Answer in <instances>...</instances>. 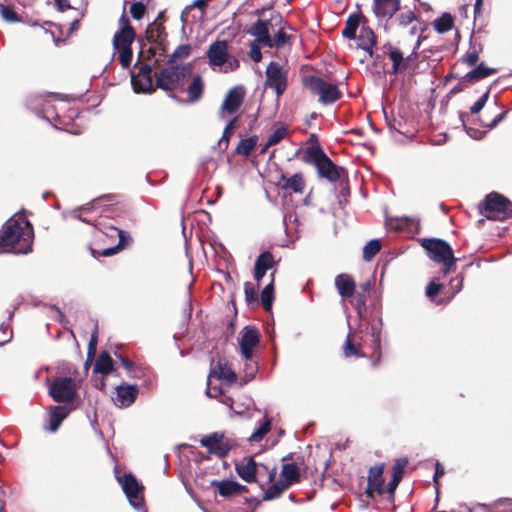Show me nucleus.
Instances as JSON below:
<instances>
[{"label": "nucleus", "instance_id": "nucleus-57", "mask_svg": "<svg viewBox=\"0 0 512 512\" xmlns=\"http://www.w3.org/2000/svg\"><path fill=\"white\" fill-rule=\"evenodd\" d=\"M490 91L487 90L471 107L470 112L471 114H477L479 113L483 107L485 106L486 102L489 99Z\"/></svg>", "mask_w": 512, "mask_h": 512}, {"label": "nucleus", "instance_id": "nucleus-1", "mask_svg": "<svg viewBox=\"0 0 512 512\" xmlns=\"http://www.w3.org/2000/svg\"><path fill=\"white\" fill-rule=\"evenodd\" d=\"M92 232L89 250L94 258L109 257L125 249L132 241L131 236L113 225L96 222Z\"/></svg>", "mask_w": 512, "mask_h": 512}, {"label": "nucleus", "instance_id": "nucleus-56", "mask_svg": "<svg viewBox=\"0 0 512 512\" xmlns=\"http://www.w3.org/2000/svg\"><path fill=\"white\" fill-rule=\"evenodd\" d=\"M355 300V308L359 315L362 314V312L366 309V301L368 298V294L362 293V292H356L353 295Z\"/></svg>", "mask_w": 512, "mask_h": 512}, {"label": "nucleus", "instance_id": "nucleus-7", "mask_svg": "<svg viewBox=\"0 0 512 512\" xmlns=\"http://www.w3.org/2000/svg\"><path fill=\"white\" fill-rule=\"evenodd\" d=\"M301 83L313 95H318L319 102L324 105L335 103L342 97V92L336 84L328 83L321 77L306 75L302 77Z\"/></svg>", "mask_w": 512, "mask_h": 512}, {"label": "nucleus", "instance_id": "nucleus-59", "mask_svg": "<svg viewBox=\"0 0 512 512\" xmlns=\"http://www.w3.org/2000/svg\"><path fill=\"white\" fill-rule=\"evenodd\" d=\"M97 340H98V332H97V330H95L94 333L91 335V338L88 343V349H87L88 360H92L96 354Z\"/></svg>", "mask_w": 512, "mask_h": 512}, {"label": "nucleus", "instance_id": "nucleus-2", "mask_svg": "<svg viewBox=\"0 0 512 512\" xmlns=\"http://www.w3.org/2000/svg\"><path fill=\"white\" fill-rule=\"evenodd\" d=\"M33 228L14 218L7 220L0 230V253L27 254L32 251Z\"/></svg>", "mask_w": 512, "mask_h": 512}, {"label": "nucleus", "instance_id": "nucleus-29", "mask_svg": "<svg viewBox=\"0 0 512 512\" xmlns=\"http://www.w3.org/2000/svg\"><path fill=\"white\" fill-rule=\"evenodd\" d=\"M335 287L342 298H351L355 294L356 283L349 274L342 273L335 277Z\"/></svg>", "mask_w": 512, "mask_h": 512}, {"label": "nucleus", "instance_id": "nucleus-52", "mask_svg": "<svg viewBox=\"0 0 512 512\" xmlns=\"http://www.w3.org/2000/svg\"><path fill=\"white\" fill-rule=\"evenodd\" d=\"M245 301L248 305L258 304V294L253 283H244Z\"/></svg>", "mask_w": 512, "mask_h": 512}, {"label": "nucleus", "instance_id": "nucleus-51", "mask_svg": "<svg viewBox=\"0 0 512 512\" xmlns=\"http://www.w3.org/2000/svg\"><path fill=\"white\" fill-rule=\"evenodd\" d=\"M244 373L245 377L248 381L255 378V375L258 371V361L255 359L254 355L249 359H244Z\"/></svg>", "mask_w": 512, "mask_h": 512}, {"label": "nucleus", "instance_id": "nucleus-9", "mask_svg": "<svg viewBox=\"0 0 512 512\" xmlns=\"http://www.w3.org/2000/svg\"><path fill=\"white\" fill-rule=\"evenodd\" d=\"M199 442L201 446L207 448L208 454L214 455L219 459L227 457L234 447L232 441L223 432H213L205 435Z\"/></svg>", "mask_w": 512, "mask_h": 512}, {"label": "nucleus", "instance_id": "nucleus-62", "mask_svg": "<svg viewBox=\"0 0 512 512\" xmlns=\"http://www.w3.org/2000/svg\"><path fill=\"white\" fill-rule=\"evenodd\" d=\"M444 474H445L444 467L442 466V464L440 462L437 461L435 464V473L433 476V483H434V486H435V489L437 492H438L439 486H440L439 478L442 477Z\"/></svg>", "mask_w": 512, "mask_h": 512}, {"label": "nucleus", "instance_id": "nucleus-27", "mask_svg": "<svg viewBox=\"0 0 512 512\" xmlns=\"http://www.w3.org/2000/svg\"><path fill=\"white\" fill-rule=\"evenodd\" d=\"M407 465L408 459L404 457L396 459L392 466V479L387 486V492L392 499L394 498L395 491L403 478Z\"/></svg>", "mask_w": 512, "mask_h": 512}, {"label": "nucleus", "instance_id": "nucleus-13", "mask_svg": "<svg viewBox=\"0 0 512 512\" xmlns=\"http://www.w3.org/2000/svg\"><path fill=\"white\" fill-rule=\"evenodd\" d=\"M117 480L121 484L123 492L131 505L138 509L141 508L144 503L141 494L143 487L139 484L136 477L132 473H125L122 476H117Z\"/></svg>", "mask_w": 512, "mask_h": 512}, {"label": "nucleus", "instance_id": "nucleus-46", "mask_svg": "<svg viewBox=\"0 0 512 512\" xmlns=\"http://www.w3.org/2000/svg\"><path fill=\"white\" fill-rule=\"evenodd\" d=\"M417 16L413 10H407L396 15L394 22L398 27L405 28L409 26Z\"/></svg>", "mask_w": 512, "mask_h": 512}, {"label": "nucleus", "instance_id": "nucleus-31", "mask_svg": "<svg viewBox=\"0 0 512 512\" xmlns=\"http://www.w3.org/2000/svg\"><path fill=\"white\" fill-rule=\"evenodd\" d=\"M357 39L358 46L366 51L370 57H373V48L377 43V37L374 31L367 24L361 26Z\"/></svg>", "mask_w": 512, "mask_h": 512}, {"label": "nucleus", "instance_id": "nucleus-63", "mask_svg": "<svg viewBox=\"0 0 512 512\" xmlns=\"http://www.w3.org/2000/svg\"><path fill=\"white\" fill-rule=\"evenodd\" d=\"M249 55L254 62L258 63L261 61L262 53L256 41L251 44Z\"/></svg>", "mask_w": 512, "mask_h": 512}, {"label": "nucleus", "instance_id": "nucleus-20", "mask_svg": "<svg viewBox=\"0 0 512 512\" xmlns=\"http://www.w3.org/2000/svg\"><path fill=\"white\" fill-rule=\"evenodd\" d=\"M138 393L136 385L122 383L116 387L115 396L112 400L119 408L129 407L136 401Z\"/></svg>", "mask_w": 512, "mask_h": 512}, {"label": "nucleus", "instance_id": "nucleus-12", "mask_svg": "<svg viewBox=\"0 0 512 512\" xmlns=\"http://www.w3.org/2000/svg\"><path fill=\"white\" fill-rule=\"evenodd\" d=\"M497 73V69L488 67L484 62L471 69L465 75L459 78L458 83L450 90V94L455 95L462 92L470 84L479 82L491 75Z\"/></svg>", "mask_w": 512, "mask_h": 512}, {"label": "nucleus", "instance_id": "nucleus-18", "mask_svg": "<svg viewBox=\"0 0 512 512\" xmlns=\"http://www.w3.org/2000/svg\"><path fill=\"white\" fill-rule=\"evenodd\" d=\"M146 38L151 44L157 45L160 50V56H164L167 51V33L162 22L153 21L147 26Z\"/></svg>", "mask_w": 512, "mask_h": 512}, {"label": "nucleus", "instance_id": "nucleus-14", "mask_svg": "<svg viewBox=\"0 0 512 512\" xmlns=\"http://www.w3.org/2000/svg\"><path fill=\"white\" fill-rule=\"evenodd\" d=\"M384 469V463H378L369 468L367 475V487L365 489V495L367 498L374 499L375 492L379 495H383L387 492L383 477Z\"/></svg>", "mask_w": 512, "mask_h": 512}, {"label": "nucleus", "instance_id": "nucleus-37", "mask_svg": "<svg viewBox=\"0 0 512 512\" xmlns=\"http://www.w3.org/2000/svg\"><path fill=\"white\" fill-rule=\"evenodd\" d=\"M204 93V82L200 75H196L187 89L188 101L191 103L199 101Z\"/></svg>", "mask_w": 512, "mask_h": 512}, {"label": "nucleus", "instance_id": "nucleus-34", "mask_svg": "<svg viewBox=\"0 0 512 512\" xmlns=\"http://www.w3.org/2000/svg\"><path fill=\"white\" fill-rule=\"evenodd\" d=\"M483 50L481 43H471L469 49L466 51L464 56L461 58V63L466 65L468 68H476L480 63V53Z\"/></svg>", "mask_w": 512, "mask_h": 512}, {"label": "nucleus", "instance_id": "nucleus-36", "mask_svg": "<svg viewBox=\"0 0 512 512\" xmlns=\"http://www.w3.org/2000/svg\"><path fill=\"white\" fill-rule=\"evenodd\" d=\"M68 416V411L64 406H54L49 412V430L55 432L58 430L62 421Z\"/></svg>", "mask_w": 512, "mask_h": 512}, {"label": "nucleus", "instance_id": "nucleus-49", "mask_svg": "<svg viewBox=\"0 0 512 512\" xmlns=\"http://www.w3.org/2000/svg\"><path fill=\"white\" fill-rule=\"evenodd\" d=\"M271 429V419L266 418L265 421L254 431L248 438L251 442L261 441Z\"/></svg>", "mask_w": 512, "mask_h": 512}, {"label": "nucleus", "instance_id": "nucleus-58", "mask_svg": "<svg viewBox=\"0 0 512 512\" xmlns=\"http://www.w3.org/2000/svg\"><path fill=\"white\" fill-rule=\"evenodd\" d=\"M289 38L290 36L284 31L283 28H281L275 35L274 39H272L273 47H283Z\"/></svg>", "mask_w": 512, "mask_h": 512}, {"label": "nucleus", "instance_id": "nucleus-32", "mask_svg": "<svg viewBox=\"0 0 512 512\" xmlns=\"http://www.w3.org/2000/svg\"><path fill=\"white\" fill-rule=\"evenodd\" d=\"M135 37L136 33L134 28H121L113 37L114 49L131 47Z\"/></svg>", "mask_w": 512, "mask_h": 512}, {"label": "nucleus", "instance_id": "nucleus-48", "mask_svg": "<svg viewBox=\"0 0 512 512\" xmlns=\"http://www.w3.org/2000/svg\"><path fill=\"white\" fill-rule=\"evenodd\" d=\"M344 354L346 357L350 356H358L363 357L364 354L361 353V346L359 344L353 343L352 335H348L344 344Z\"/></svg>", "mask_w": 512, "mask_h": 512}, {"label": "nucleus", "instance_id": "nucleus-8", "mask_svg": "<svg viewBox=\"0 0 512 512\" xmlns=\"http://www.w3.org/2000/svg\"><path fill=\"white\" fill-rule=\"evenodd\" d=\"M185 78V67L168 64L155 73V86L169 93V96L176 99L174 91L182 85Z\"/></svg>", "mask_w": 512, "mask_h": 512}, {"label": "nucleus", "instance_id": "nucleus-35", "mask_svg": "<svg viewBox=\"0 0 512 512\" xmlns=\"http://www.w3.org/2000/svg\"><path fill=\"white\" fill-rule=\"evenodd\" d=\"M113 366L114 361L111 358L110 354L106 351H103L99 354L98 358L95 361L93 372L108 375L113 371Z\"/></svg>", "mask_w": 512, "mask_h": 512}, {"label": "nucleus", "instance_id": "nucleus-47", "mask_svg": "<svg viewBox=\"0 0 512 512\" xmlns=\"http://www.w3.org/2000/svg\"><path fill=\"white\" fill-rule=\"evenodd\" d=\"M191 47L189 44L179 45L174 52L169 56L167 64L175 65L174 63L179 59H185L189 56Z\"/></svg>", "mask_w": 512, "mask_h": 512}, {"label": "nucleus", "instance_id": "nucleus-44", "mask_svg": "<svg viewBox=\"0 0 512 512\" xmlns=\"http://www.w3.org/2000/svg\"><path fill=\"white\" fill-rule=\"evenodd\" d=\"M381 241L378 239L370 240L363 248V259L371 261L381 250Z\"/></svg>", "mask_w": 512, "mask_h": 512}, {"label": "nucleus", "instance_id": "nucleus-21", "mask_svg": "<svg viewBox=\"0 0 512 512\" xmlns=\"http://www.w3.org/2000/svg\"><path fill=\"white\" fill-rule=\"evenodd\" d=\"M401 8V0H373V13L379 20H390Z\"/></svg>", "mask_w": 512, "mask_h": 512}, {"label": "nucleus", "instance_id": "nucleus-5", "mask_svg": "<svg viewBox=\"0 0 512 512\" xmlns=\"http://www.w3.org/2000/svg\"><path fill=\"white\" fill-rule=\"evenodd\" d=\"M478 209L488 220L505 221L512 217V202L498 192L487 194L479 203Z\"/></svg>", "mask_w": 512, "mask_h": 512}, {"label": "nucleus", "instance_id": "nucleus-38", "mask_svg": "<svg viewBox=\"0 0 512 512\" xmlns=\"http://www.w3.org/2000/svg\"><path fill=\"white\" fill-rule=\"evenodd\" d=\"M432 25L439 34H445L453 28L454 18L450 13L445 12L440 17L436 18L432 22Z\"/></svg>", "mask_w": 512, "mask_h": 512}, {"label": "nucleus", "instance_id": "nucleus-30", "mask_svg": "<svg viewBox=\"0 0 512 512\" xmlns=\"http://www.w3.org/2000/svg\"><path fill=\"white\" fill-rule=\"evenodd\" d=\"M235 470L239 477L247 483L256 481L257 463L252 457L235 464Z\"/></svg>", "mask_w": 512, "mask_h": 512}, {"label": "nucleus", "instance_id": "nucleus-10", "mask_svg": "<svg viewBox=\"0 0 512 512\" xmlns=\"http://www.w3.org/2000/svg\"><path fill=\"white\" fill-rule=\"evenodd\" d=\"M49 395L58 403L72 402L77 396V385L70 377H56L49 387Z\"/></svg>", "mask_w": 512, "mask_h": 512}, {"label": "nucleus", "instance_id": "nucleus-39", "mask_svg": "<svg viewBox=\"0 0 512 512\" xmlns=\"http://www.w3.org/2000/svg\"><path fill=\"white\" fill-rule=\"evenodd\" d=\"M280 475L292 484L299 483L301 480V473L297 463H284Z\"/></svg>", "mask_w": 512, "mask_h": 512}, {"label": "nucleus", "instance_id": "nucleus-43", "mask_svg": "<svg viewBox=\"0 0 512 512\" xmlns=\"http://www.w3.org/2000/svg\"><path fill=\"white\" fill-rule=\"evenodd\" d=\"M237 125H238V117L237 116L232 118L227 123V125L225 126V128L223 130L222 137L220 138V140L218 142V145L220 148L226 149L228 147L229 139L232 136L234 129L237 127Z\"/></svg>", "mask_w": 512, "mask_h": 512}, {"label": "nucleus", "instance_id": "nucleus-53", "mask_svg": "<svg viewBox=\"0 0 512 512\" xmlns=\"http://www.w3.org/2000/svg\"><path fill=\"white\" fill-rule=\"evenodd\" d=\"M117 50L119 52L118 59L120 61L121 66L124 69L129 68V66L131 65V62H132V57H133L132 48L131 47L120 48Z\"/></svg>", "mask_w": 512, "mask_h": 512}, {"label": "nucleus", "instance_id": "nucleus-64", "mask_svg": "<svg viewBox=\"0 0 512 512\" xmlns=\"http://www.w3.org/2000/svg\"><path fill=\"white\" fill-rule=\"evenodd\" d=\"M280 495H281V493H280V491L278 489V486H276L275 484H272L265 491L263 499L264 500H273V499H276V498L280 497Z\"/></svg>", "mask_w": 512, "mask_h": 512}, {"label": "nucleus", "instance_id": "nucleus-45", "mask_svg": "<svg viewBox=\"0 0 512 512\" xmlns=\"http://www.w3.org/2000/svg\"><path fill=\"white\" fill-rule=\"evenodd\" d=\"M0 15L8 23H18L22 21L20 15L11 5H4L0 3Z\"/></svg>", "mask_w": 512, "mask_h": 512}, {"label": "nucleus", "instance_id": "nucleus-6", "mask_svg": "<svg viewBox=\"0 0 512 512\" xmlns=\"http://www.w3.org/2000/svg\"><path fill=\"white\" fill-rule=\"evenodd\" d=\"M422 247L427 251L431 260L438 264H442V272L444 275L456 269V258L449 243L442 239H424Z\"/></svg>", "mask_w": 512, "mask_h": 512}, {"label": "nucleus", "instance_id": "nucleus-4", "mask_svg": "<svg viewBox=\"0 0 512 512\" xmlns=\"http://www.w3.org/2000/svg\"><path fill=\"white\" fill-rule=\"evenodd\" d=\"M424 39L425 36L420 34L411 53L407 56H404L403 51L399 47L390 43L386 44L384 46L385 54L392 63L388 73L390 75H398L414 69L419 57L418 49Z\"/></svg>", "mask_w": 512, "mask_h": 512}, {"label": "nucleus", "instance_id": "nucleus-24", "mask_svg": "<svg viewBox=\"0 0 512 512\" xmlns=\"http://www.w3.org/2000/svg\"><path fill=\"white\" fill-rule=\"evenodd\" d=\"M271 23L269 20H257L249 29L248 33L254 36L255 41L264 46L273 47L272 39L269 34V27Z\"/></svg>", "mask_w": 512, "mask_h": 512}, {"label": "nucleus", "instance_id": "nucleus-54", "mask_svg": "<svg viewBox=\"0 0 512 512\" xmlns=\"http://www.w3.org/2000/svg\"><path fill=\"white\" fill-rule=\"evenodd\" d=\"M371 336L374 345V352L371 357L373 358V365L376 366L381 359L380 334L378 332H373Z\"/></svg>", "mask_w": 512, "mask_h": 512}, {"label": "nucleus", "instance_id": "nucleus-16", "mask_svg": "<svg viewBox=\"0 0 512 512\" xmlns=\"http://www.w3.org/2000/svg\"><path fill=\"white\" fill-rule=\"evenodd\" d=\"M245 98V89L243 86H235L231 88L219 109L220 118H225L227 115L235 114L242 106Z\"/></svg>", "mask_w": 512, "mask_h": 512}, {"label": "nucleus", "instance_id": "nucleus-26", "mask_svg": "<svg viewBox=\"0 0 512 512\" xmlns=\"http://www.w3.org/2000/svg\"><path fill=\"white\" fill-rule=\"evenodd\" d=\"M276 186L283 190H290L301 194L305 189V181L302 173H295L289 178L281 174L279 180L276 182Z\"/></svg>", "mask_w": 512, "mask_h": 512}, {"label": "nucleus", "instance_id": "nucleus-23", "mask_svg": "<svg viewBox=\"0 0 512 512\" xmlns=\"http://www.w3.org/2000/svg\"><path fill=\"white\" fill-rule=\"evenodd\" d=\"M211 486L216 488L219 495L224 498L248 492V488L245 485L232 480H213Z\"/></svg>", "mask_w": 512, "mask_h": 512}, {"label": "nucleus", "instance_id": "nucleus-25", "mask_svg": "<svg viewBox=\"0 0 512 512\" xmlns=\"http://www.w3.org/2000/svg\"><path fill=\"white\" fill-rule=\"evenodd\" d=\"M210 377L226 381L233 384L237 381L236 373L230 368L228 362L224 358H219L216 365L211 368Z\"/></svg>", "mask_w": 512, "mask_h": 512}, {"label": "nucleus", "instance_id": "nucleus-17", "mask_svg": "<svg viewBox=\"0 0 512 512\" xmlns=\"http://www.w3.org/2000/svg\"><path fill=\"white\" fill-rule=\"evenodd\" d=\"M260 343V334L257 328L245 326L240 332L239 347L243 359L254 355V349Z\"/></svg>", "mask_w": 512, "mask_h": 512}, {"label": "nucleus", "instance_id": "nucleus-40", "mask_svg": "<svg viewBox=\"0 0 512 512\" xmlns=\"http://www.w3.org/2000/svg\"><path fill=\"white\" fill-rule=\"evenodd\" d=\"M275 265L276 261L273 254L270 251H264L257 257L254 268L266 273L268 270L274 268Z\"/></svg>", "mask_w": 512, "mask_h": 512}, {"label": "nucleus", "instance_id": "nucleus-50", "mask_svg": "<svg viewBox=\"0 0 512 512\" xmlns=\"http://www.w3.org/2000/svg\"><path fill=\"white\" fill-rule=\"evenodd\" d=\"M288 133V128L284 125L277 127L268 137L267 146H274L283 140Z\"/></svg>", "mask_w": 512, "mask_h": 512}, {"label": "nucleus", "instance_id": "nucleus-28", "mask_svg": "<svg viewBox=\"0 0 512 512\" xmlns=\"http://www.w3.org/2000/svg\"><path fill=\"white\" fill-rule=\"evenodd\" d=\"M366 24H368V19L361 12L351 14L346 19L342 36L350 40L356 39L357 29Z\"/></svg>", "mask_w": 512, "mask_h": 512}, {"label": "nucleus", "instance_id": "nucleus-19", "mask_svg": "<svg viewBox=\"0 0 512 512\" xmlns=\"http://www.w3.org/2000/svg\"><path fill=\"white\" fill-rule=\"evenodd\" d=\"M209 64L211 66H222L229 60L228 43L225 40H216L206 52Z\"/></svg>", "mask_w": 512, "mask_h": 512}, {"label": "nucleus", "instance_id": "nucleus-42", "mask_svg": "<svg viewBox=\"0 0 512 512\" xmlns=\"http://www.w3.org/2000/svg\"><path fill=\"white\" fill-rule=\"evenodd\" d=\"M257 140V136H251L249 138L242 139L236 147V153L248 157L255 149Z\"/></svg>", "mask_w": 512, "mask_h": 512}, {"label": "nucleus", "instance_id": "nucleus-22", "mask_svg": "<svg viewBox=\"0 0 512 512\" xmlns=\"http://www.w3.org/2000/svg\"><path fill=\"white\" fill-rule=\"evenodd\" d=\"M109 202L103 212L107 216H121L127 212V204L118 194H105L93 200V204Z\"/></svg>", "mask_w": 512, "mask_h": 512}, {"label": "nucleus", "instance_id": "nucleus-60", "mask_svg": "<svg viewBox=\"0 0 512 512\" xmlns=\"http://www.w3.org/2000/svg\"><path fill=\"white\" fill-rule=\"evenodd\" d=\"M443 285L438 284L435 281H430L429 284L426 287V295L427 297L433 299L438 295L440 290L442 289Z\"/></svg>", "mask_w": 512, "mask_h": 512}, {"label": "nucleus", "instance_id": "nucleus-11", "mask_svg": "<svg viewBox=\"0 0 512 512\" xmlns=\"http://www.w3.org/2000/svg\"><path fill=\"white\" fill-rule=\"evenodd\" d=\"M265 75V86L274 90L277 96L283 95L288 86L287 71L278 62L271 61Z\"/></svg>", "mask_w": 512, "mask_h": 512}, {"label": "nucleus", "instance_id": "nucleus-61", "mask_svg": "<svg viewBox=\"0 0 512 512\" xmlns=\"http://www.w3.org/2000/svg\"><path fill=\"white\" fill-rule=\"evenodd\" d=\"M130 373H132L131 374L132 378L140 379V378H145V377L149 378L151 371L149 368H146V367L135 366L134 369L132 371H130Z\"/></svg>", "mask_w": 512, "mask_h": 512}, {"label": "nucleus", "instance_id": "nucleus-55", "mask_svg": "<svg viewBox=\"0 0 512 512\" xmlns=\"http://www.w3.org/2000/svg\"><path fill=\"white\" fill-rule=\"evenodd\" d=\"M146 11V6L141 1L134 2L130 6L131 16L135 20H141L144 17Z\"/></svg>", "mask_w": 512, "mask_h": 512}, {"label": "nucleus", "instance_id": "nucleus-33", "mask_svg": "<svg viewBox=\"0 0 512 512\" xmlns=\"http://www.w3.org/2000/svg\"><path fill=\"white\" fill-rule=\"evenodd\" d=\"M275 273L273 271L270 275V282L263 288L260 299L261 304L265 311H270L272 309L273 301L275 299Z\"/></svg>", "mask_w": 512, "mask_h": 512}, {"label": "nucleus", "instance_id": "nucleus-15", "mask_svg": "<svg viewBox=\"0 0 512 512\" xmlns=\"http://www.w3.org/2000/svg\"><path fill=\"white\" fill-rule=\"evenodd\" d=\"M152 66L144 63L139 67L137 73H132L131 84L135 93L151 94L156 91V86L152 79Z\"/></svg>", "mask_w": 512, "mask_h": 512}, {"label": "nucleus", "instance_id": "nucleus-41", "mask_svg": "<svg viewBox=\"0 0 512 512\" xmlns=\"http://www.w3.org/2000/svg\"><path fill=\"white\" fill-rule=\"evenodd\" d=\"M478 509L483 512H512V499H501L491 506L479 504Z\"/></svg>", "mask_w": 512, "mask_h": 512}, {"label": "nucleus", "instance_id": "nucleus-3", "mask_svg": "<svg viewBox=\"0 0 512 512\" xmlns=\"http://www.w3.org/2000/svg\"><path fill=\"white\" fill-rule=\"evenodd\" d=\"M301 160L309 165H313L320 178L330 182H337L345 173L343 167L337 166L324 152L320 145L308 146L303 150Z\"/></svg>", "mask_w": 512, "mask_h": 512}]
</instances>
